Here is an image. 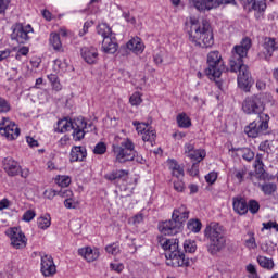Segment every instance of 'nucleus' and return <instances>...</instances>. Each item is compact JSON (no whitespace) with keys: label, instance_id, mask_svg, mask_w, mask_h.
Returning <instances> with one entry per match:
<instances>
[{"label":"nucleus","instance_id":"f257e3e1","mask_svg":"<svg viewBox=\"0 0 278 278\" xmlns=\"http://www.w3.org/2000/svg\"><path fill=\"white\" fill-rule=\"evenodd\" d=\"M251 45V38L244 37L240 45L233 47L229 62L231 73H239L237 84L243 92H251V88H253V76L243 61L249 55Z\"/></svg>","mask_w":278,"mask_h":278},{"label":"nucleus","instance_id":"f03ea898","mask_svg":"<svg viewBox=\"0 0 278 278\" xmlns=\"http://www.w3.org/2000/svg\"><path fill=\"white\" fill-rule=\"evenodd\" d=\"M187 25H190L188 36L192 45L195 47H202V49H207L214 45V35L212 34L210 21H199L195 16H191L189 17Z\"/></svg>","mask_w":278,"mask_h":278},{"label":"nucleus","instance_id":"7ed1b4c3","mask_svg":"<svg viewBox=\"0 0 278 278\" xmlns=\"http://www.w3.org/2000/svg\"><path fill=\"white\" fill-rule=\"evenodd\" d=\"M157 242L164 249L166 260L172 261V266H190V258L179 251V239H166L164 236H159Z\"/></svg>","mask_w":278,"mask_h":278},{"label":"nucleus","instance_id":"20e7f679","mask_svg":"<svg viewBox=\"0 0 278 278\" xmlns=\"http://www.w3.org/2000/svg\"><path fill=\"white\" fill-rule=\"evenodd\" d=\"M190 218V211L186 205H180L174 210L172 219L163 222L159 225V230L164 236H176L181 231V225Z\"/></svg>","mask_w":278,"mask_h":278},{"label":"nucleus","instance_id":"39448f33","mask_svg":"<svg viewBox=\"0 0 278 278\" xmlns=\"http://www.w3.org/2000/svg\"><path fill=\"white\" fill-rule=\"evenodd\" d=\"M112 147L115 160L119 162V164H125V162H134V160H136V155H138L136 144L129 138H121L117 136L115 137Z\"/></svg>","mask_w":278,"mask_h":278},{"label":"nucleus","instance_id":"423d86ee","mask_svg":"<svg viewBox=\"0 0 278 278\" xmlns=\"http://www.w3.org/2000/svg\"><path fill=\"white\" fill-rule=\"evenodd\" d=\"M204 238L208 240V251L212 255H216L219 251L225 249L227 239L225 238V229L218 223H211L204 230Z\"/></svg>","mask_w":278,"mask_h":278},{"label":"nucleus","instance_id":"0eeeda50","mask_svg":"<svg viewBox=\"0 0 278 278\" xmlns=\"http://www.w3.org/2000/svg\"><path fill=\"white\" fill-rule=\"evenodd\" d=\"M207 68L205 70V75L208 79H214L215 85L219 90H223V81L220 79V75L225 71V62H223V56L218 51H211L207 54L206 59Z\"/></svg>","mask_w":278,"mask_h":278},{"label":"nucleus","instance_id":"6e6552de","mask_svg":"<svg viewBox=\"0 0 278 278\" xmlns=\"http://www.w3.org/2000/svg\"><path fill=\"white\" fill-rule=\"evenodd\" d=\"M273 99L270 93H257L245 98L242 104V110L245 114H266L264 108L268 101Z\"/></svg>","mask_w":278,"mask_h":278},{"label":"nucleus","instance_id":"1a4fd4ad","mask_svg":"<svg viewBox=\"0 0 278 278\" xmlns=\"http://www.w3.org/2000/svg\"><path fill=\"white\" fill-rule=\"evenodd\" d=\"M268 121H270L268 114H261L258 121H254L245 126L244 134L249 138H257V136L266 134L268 130Z\"/></svg>","mask_w":278,"mask_h":278},{"label":"nucleus","instance_id":"9d476101","mask_svg":"<svg viewBox=\"0 0 278 278\" xmlns=\"http://www.w3.org/2000/svg\"><path fill=\"white\" fill-rule=\"evenodd\" d=\"M0 136L7 140H16L21 136V128L9 117L0 116Z\"/></svg>","mask_w":278,"mask_h":278},{"label":"nucleus","instance_id":"9b49d317","mask_svg":"<svg viewBox=\"0 0 278 278\" xmlns=\"http://www.w3.org/2000/svg\"><path fill=\"white\" fill-rule=\"evenodd\" d=\"M11 40H15L18 45H25L29 40V34H34L31 25L23 26L21 23L14 24L12 27Z\"/></svg>","mask_w":278,"mask_h":278},{"label":"nucleus","instance_id":"f8f14e48","mask_svg":"<svg viewBox=\"0 0 278 278\" xmlns=\"http://www.w3.org/2000/svg\"><path fill=\"white\" fill-rule=\"evenodd\" d=\"M5 235L10 238L13 249H25L27 247V237L21 228H10L5 231Z\"/></svg>","mask_w":278,"mask_h":278},{"label":"nucleus","instance_id":"ddd939ff","mask_svg":"<svg viewBox=\"0 0 278 278\" xmlns=\"http://www.w3.org/2000/svg\"><path fill=\"white\" fill-rule=\"evenodd\" d=\"M277 49L278 46L275 38L267 37L263 43V51L258 53V58H261V60H270Z\"/></svg>","mask_w":278,"mask_h":278},{"label":"nucleus","instance_id":"4468645a","mask_svg":"<svg viewBox=\"0 0 278 278\" xmlns=\"http://www.w3.org/2000/svg\"><path fill=\"white\" fill-rule=\"evenodd\" d=\"M55 273H58V268L55 267L53 257L51 255L41 256V274L43 277H53Z\"/></svg>","mask_w":278,"mask_h":278},{"label":"nucleus","instance_id":"2eb2a0df","mask_svg":"<svg viewBox=\"0 0 278 278\" xmlns=\"http://www.w3.org/2000/svg\"><path fill=\"white\" fill-rule=\"evenodd\" d=\"M80 55L87 64H97V61L99 60V51L94 47L81 48Z\"/></svg>","mask_w":278,"mask_h":278},{"label":"nucleus","instance_id":"dca6fc26","mask_svg":"<svg viewBox=\"0 0 278 278\" xmlns=\"http://www.w3.org/2000/svg\"><path fill=\"white\" fill-rule=\"evenodd\" d=\"M86 119L84 117L75 118V124L73 129V138L76 141L83 140L84 136H86V127H87Z\"/></svg>","mask_w":278,"mask_h":278},{"label":"nucleus","instance_id":"f3484780","mask_svg":"<svg viewBox=\"0 0 278 278\" xmlns=\"http://www.w3.org/2000/svg\"><path fill=\"white\" fill-rule=\"evenodd\" d=\"M3 166L9 177H16V175H21V165H18V162L14 161L12 157H5Z\"/></svg>","mask_w":278,"mask_h":278},{"label":"nucleus","instance_id":"a211bd4d","mask_svg":"<svg viewBox=\"0 0 278 278\" xmlns=\"http://www.w3.org/2000/svg\"><path fill=\"white\" fill-rule=\"evenodd\" d=\"M232 207L239 216H244V214L249 212V204H247V200H244V198H233Z\"/></svg>","mask_w":278,"mask_h":278},{"label":"nucleus","instance_id":"6ab92c4d","mask_svg":"<svg viewBox=\"0 0 278 278\" xmlns=\"http://www.w3.org/2000/svg\"><path fill=\"white\" fill-rule=\"evenodd\" d=\"M78 254L87 262H94L96 260H99V250L90 247L79 249Z\"/></svg>","mask_w":278,"mask_h":278},{"label":"nucleus","instance_id":"aec40b11","mask_svg":"<svg viewBox=\"0 0 278 278\" xmlns=\"http://www.w3.org/2000/svg\"><path fill=\"white\" fill-rule=\"evenodd\" d=\"M266 8L267 5L265 1L254 0L252 7L250 8V12H254L256 21H262V18H264V12H266Z\"/></svg>","mask_w":278,"mask_h":278},{"label":"nucleus","instance_id":"412c9836","mask_svg":"<svg viewBox=\"0 0 278 278\" xmlns=\"http://www.w3.org/2000/svg\"><path fill=\"white\" fill-rule=\"evenodd\" d=\"M88 153L86 152V148L81 146H75L71 151V162H84Z\"/></svg>","mask_w":278,"mask_h":278},{"label":"nucleus","instance_id":"4be33fe9","mask_svg":"<svg viewBox=\"0 0 278 278\" xmlns=\"http://www.w3.org/2000/svg\"><path fill=\"white\" fill-rule=\"evenodd\" d=\"M129 172L125 169H115L109 174H105L104 179L108 181H118L121 179H127Z\"/></svg>","mask_w":278,"mask_h":278},{"label":"nucleus","instance_id":"5701e85b","mask_svg":"<svg viewBox=\"0 0 278 278\" xmlns=\"http://www.w3.org/2000/svg\"><path fill=\"white\" fill-rule=\"evenodd\" d=\"M75 127V119L68 121V118L60 119L56 124L55 131L59 134H66V131H71Z\"/></svg>","mask_w":278,"mask_h":278},{"label":"nucleus","instance_id":"b1692460","mask_svg":"<svg viewBox=\"0 0 278 278\" xmlns=\"http://www.w3.org/2000/svg\"><path fill=\"white\" fill-rule=\"evenodd\" d=\"M102 50L104 51V53L114 54L116 51H118V43L111 39V37L105 38L102 41Z\"/></svg>","mask_w":278,"mask_h":278},{"label":"nucleus","instance_id":"393cba45","mask_svg":"<svg viewBox=\"0 0 278 278\" xmlns=\"http://www.w3.org/2000/svg\"><path fill=\"white\" fill-rule=\"evenodd\" d=\"M127 49L134 53H142L144 51V43L138 37L132 38L127 42Z\"/></svg>","mask_w":278,"mask_h":278},{"label":"nucleus","instance_id":"a878e982","mask_svg":"<svg viewBox=\"0 0 278 278\" xmlns=\"http://www.w3.org/2000/svg\"><path fill=\"white\" fill-rule=\"evenodd\" d=\"M168 166H169V170H172L173 177H176V179H184V167L177 164V161L169 160Z\"/></svg>","mask_w":278,"mask_h":278},{"label":"nucleus","instance_id":"bb28decb","mask_svg":"<svg viewBox=\"0 0 278 278\" xmlns=\"http://www.w3.org/2000/svg\"><path fill=\"white\" fill-rule=\"evenodd\" d=\"M232 174H233V177L235 179H237V181L239 184H242L244 181V179H247V175H252L251 172H249V167L247 166H241V167H238V168H235L232 170Z\"/></svg>","mask_w":278,"mask_h":278},{"label":"nucleus","instance_id":"cd10ccee","mask_svg":"<svg viewBox=\"0 0 278 278\" xmlns=\"http://www.w3.org/2000/svg\"><path fill=\"white\" fill-rule=\"evenodd\" d=\"M276 149L277 148L275 147L274 140L262 141L258 146V151H263L264 153H267V155H270V153H275Z\"/></svg>","mask_w":278,"mask_h":278},{"label":"nucleus","instance_id":"c85d7f7f","mask_svg":"<svg viewBox=\"0 0 278 278\" xmlns=\"http://www.w3.org/2000/svg\"><path fill=\"white\" fill-rule=\"evenodd\" d=\"M257 263L258 266H261V268H265V270H273V268H275V261L266 256H257Z\"/></svg>","mask_w":278,"mask_h":278},{"label":"nucleus","instance_id":"c756f323","mask_svg":"<svg viewBox=\"0 0 278 278\" xmlns=\"http://www.w3.org/2000/svg\"><path fill=\"white\" fill-rule=\"evenodd\" d=\"M176 121L178 123V127H181L182 129L192 127V121H190V117L186 113L178 114Z\"/></svg>","mask_w":278,"mask_h":278},{"label":"nucleus","instance_id":"7c9ffc66","mask_svg":"<svg viewBox=\"0 0 278 278\" xmlns=\"http://www.w3.org/2000/svg\"><path fill=\"white\" fill-rule=\"evenodd\" d=\"M97 34L105 40V38L112 36V28L108 24L101 23L97 26Z\"/></svg>","mask_w":278,"mask_h":278},{"label":"nucleus","instance_id":"2f4dec72","mask_svg":"<svg viewBox=\"0 0 278 278\" xmlns=\"http://www.w3.org/2000/svg\"><path fill=\"white\" fill-rule=\"evenodd\" d=\"M155 138H157V135L154 129L148 128L144 132H142V140L143 142H148L153 147L155 143Z\"/></svg>","mask_w":278,"mask_h":278},{"label":"nucleus","instance_id":"473e14b6","mask_svg":"<svg viewBox=\"0 0 278 278\" xmlns=\"http://www.w3.org/2000/svg\"><path fill=\"white\" fill-rule=\"evenodd\" d=\"M49 42L51 47H53L54 51H62V40L60 39V34H50Z\"/></svg>","mask_w":278,"mask_h":278},{"label":"nucleus","instance_id":"72a5a7b5","mask_svg":"<svg viewBox=\"0 0 278 278\" xmlns=\"http://www.w3.org/2000/svg\"><path fill=\"white\" fill-rule=\"evenodd\" d=\"M205 150L198 149L194 152L190 153L188 157L192 160V162H195V164H200V162H203V160H205Z\"/></svg>","mask_w":278,"mask_h":278},{"label":"nucleus","instance_id":"f704fd0d","mask_svg":"<svg viewBox=\"0 0 278 278\" xmlns=\"http://www.w3.org/2000/svg\"><path fill=\"white\" fill-rule=\"evenodd\" d=\"M192 2L199 12H205V10H214V5H210L207 0H192Z\"/></svg>","mask_w":278,"mask_h":278},{"label":"nucleus","instance_id":"c9c22d12","mask_svg":"<svg viewBox=\"0 0 278 278\" xmlns=\"http://www.w3.org/2000/svg\"><path fill=\"white\" fill-rule=\"evenodd\" d=\"M260 188L262 192H264V194L266 195H270L274 192H277V184L275 182H265L263 185H260Z\"/></svg>","mask_w":278,"mask_h":278},{"label":"nucleus","instance_id":"e433bc0d","mask_svg":"<svg viewBox=\"0 0 278 278\" xmlns=\"http://www.w3.org/2000/svg\"><path fill=\"white\" fill-rule=\"evenodd\" d=\"M39 229H49L51 227V215H43L37 219Z\"/></svg>","mask_w":278,"mask_h":278},{"label":"nucleus","instance_id":"4c0bfd02","mask_svg":"<svg viewBox=\"0 0 278 278\" xmlns=\"http://www.w3.org/2000/svg\"><path fill=\"white\" fill-rule=\"evenodd\" d=\"M238 151H240L241 157H243L245 162H251L255 159V152H253L250 148H240Z\"/></svg>","mask_w":278,"mask_h":278},{"label":"nucleus","instance_id":"58836bf2","mask_svg":"<svg viewBox=\"0 0 278 278\" xmlns=\"http://www.w3.org/2000/svg\"><path fill=\"white\" fill-rule=\"evenodd\" d=\"M187 227L190 231H193V233H199V231H201V222L199 219H190Z\"/></svg>","mask_w":278,"mask_h":278},{"label":"nucleus","instance_id":"ea45409f","mask_svg":"<svg viewBox=\"0 0 278 278\" xmlns=\"http://www.w3.org/2000/svg\"><path fill=\"white\" fill-rule=\"evenodd\" d=\"M55 184L61 188H68L71 186V177L68 176H56Z\"/></svg>","mask_w":278,"mask_h":278},{"label":"nucleus","instance_id":"a19ab883","mask_svg":"<svg viewBox=\"0 0 278 278\" xmlns=\"http://www.w3.org/2000/svg\"><path fill=\"white\" fill-rule=\"evenodd\" d=\"M184 250L186 253H194L197 251V241L186 240L184 242Z\"/></svg>","mask_w":278,"mask_h":278},{"label":"nucleus","instance_id":"79ce46f5","mask_svg":"<svg viewBox=\"0 0 278 278\" xmlns=\"http://www.w3.org/2000/svg\"><path fill=\"white\" fill-rule=\"evenodd\" d=\"M106 253L110 255H118L121 253V245L118 243H112L105 247Z\"/></svg>","mask_w":278,"mask_h":278},{"label":"nucleus","instance_id":"37998d69","mask_svg":"<svg viewBox=\"0 0 278 278\" xmlns=\"http://www.w3.org/2000/svg\"><path fill=\"white\" fill-rule=\"evenodd\" d=\"M64 205L67 210H77L79 207V202L74 198L65 199Z\"/></svg>","mask_w":278,"mask_h":278},{"label":"nucleus","instance_id":"c03bdc74","mask_svg":"<svg viewBox=\"0 0 278 278\" xmlns=\"http://www.w3.org/2000/svg\"><path fill=\"white\" fill-rule=\"evenodd\" d=\"M12 110V106L10 105V102L5 100L4 98L0 97V114H5Z\"/></svg>","mask_w":278,"mask_h":278},{"label":"nucleus","instance_id":"a18cd8bd","mask_svg":"<svg viewBox=\"0 0 278 278\" xmlns=\"http://www.w3.org/2000/svg\"><path fill=\"white\" fill-rule=\"evenodd\" d=\"M132 125L134 127H136V131H138V134H144L147 129H149V124L147 123H140L138 121H134Z\"/></svg>","mask_w":278,"mask_h":278},{"label":"nucleus","instance_id":"49530a36","mask_svg":"<svg viewBox=\"0 0 278 278\" xmlns=\"http://www.w3.org/2000/svg\"><path fill=\"white\" fill-rule=\"evenodd\" d=\"M248 236L250 238L248 240H245V247L248 249H257V243L255 242V233L248 232Z\"/></svg>","mask_w":278,"mask_h":278},{"label":"nucleus","instance_id":"de8ad7c7","mask_svg":"<svg viewBox=\"0 0 278 278\" xmlns=\"http://www.w3.org/2000/svg\"><path fill=\"white\" fill-rule=\"evenodd\" d=\"M129 103L130 105H140V103H142V96L140 92L132 93L129 98Z\"/></svg>","mask_w":278,"mask_h":278},{"label":"nucleus","instance_id":"09e8293b","mask_svg":"<svg viewBox=\"0 0 278 278\" xmlns=\"http://www.w3.org/2000/svg\"><path fill=\"white\" fill-rule=\"evenodd\" d=\"M248 210L251 214H257L260 212V202L255 200H250L248 204Z\"/></svg>","mask_w":278,"mask_h":278},{"label":"nucleus","instance_id":"8fccbe9b","mask_svg":"<svg viewBox=\"0 0 278 278\" xmlns=\"http://www.w3.org/2000/svg\"><path fill=\"white\" fill-rule=\"evenodd\" d=\"M105 151H108V147L105 146L104 142H99L98 144H96V147L93 149V153L96 155H103V153H105Z\"/></svg>","mask_w":278,"mask_h":278},{"label":"nucleus","instance_id":"3c124183","mask_svg":"<svg viewBox=\"0 0 278 278\" xmlns=\"http://www.w3.org/2000/svg\"><path fill=\"white\" fill-rule=\"evenodd\" d=\"M174 189L176 192H184L186 190V185L184 184V180L181 178H177L174 180Z\"/></svg>","mask_w":278,"mask_h":278},{"label":"nucleus","instance_id":"603ef678","mask_svg":"<svg viewBox=\"0 0 278 278\" xmlns=\"http://www.w3.org/2000/svg\"><path fill=\"white\" fill-rule=\"evenodd\" d=\"M34 218H36V212L28 210L24 213L22 220H25V223H30V220H34Z\"/></svg>","mask_w":278,"mask_h":278},{"label":"nucleus","instance_id":"864d4df0","mask_svg":"<svg viewBox=\"0 0 278 278\" xmlns=\"http://www.w3.org/2000/svg\"><path fill=\"white\" fill-rule=\"evenodd\" d=\"M264 154H256V164L255 167L258 168L260 173L264 172Z\"/></svg>","mask_w":278,"mask_h":278},{"label":"nucleus","instance_id":"5fc2aeb1","mask_svg":"<svg viewBox=\"0 0 278 278\" xmlns=\"http://www.w3.org/2000/svg\"><path fill=\"white\" fill-rule=\"evenodd\" d=\"M216 179H218V174L216 172H211L205 176L206 184H216Z\"/></svg>","mask_w":278,"mask_h":278},{"label":"nucleus","instance_id":"6e6d98bb","mask_svg":"<svg viewBox=\"0 0 278 278\" xmlns=\"http://www.w3.org/2000/svg\"><path fill=\"white\" fill-rule=\"evenodd\" d=\"M58 197H62V199H72L73 192L68 189H61L58 191Z\"/></svg>","mask_w":278,"mask_h":278},{"label":"nucleus","instance_id":"4d7b16f0","mask_svg":"<svg viewBox=\"0 0 278 278\" xmlns=\"http://www.w3.org/2000/svg\"><path fill=\"white\" fill-rule=\"evenodd\" d=\"M245 12H251V8L255 0H239Z\"/></svg>","mask_w":278,"mask_h":278},{"label":"nucleus","instance_id":"13d9d810","mask_svg":"<svg viewBox=\"0 0 278 278\" xmlns=\"http://www.w3.org/2000/svg\"><path fill=\"white\" fill-rule=\"evenodd\" d=\"M110 268L115 273H123V270L125 269V266L122 263H111Z\"/></svg>","mask_w":278,"mask_h":278},{"label":"nucleus","instance_id":"bf43d9fd","mask_svg":"<svg viewBox=\"0 0 278 278\" xmlns=\"http://www.w3.org/2000/svg\"><path fill=\"white\" fill-rule=\"evenodd\" d=\"M29 53V48L28 47H22L18 49L15 59L21 60V55H27Z\"/></svg>","mask_w":278,"mask_h":278},{"label":"nucleus","instance_id":"052dcab7","mask_svg":"<svg viewBox=\"0 0 278 278\" xmlns=\"http://www.w3.org/2000/svg\"><path fill=\"white\" fill-rule=\"evenodd\" d=\"M71 144V137L68 135H65L59 140V147H68Z\"/></svg>","mask_w":278,"mask_h":278},{"label":"nucleus","instance_id":"680f3d73","mask_svg":"<svg viewBox=\"0 0 278 278\" xmlns=\"http://www.w3.org/2000/svg\"><path fill=\"white\" fill-rule=\"evenodd\" d=\"M12 205V202L7 198L0 200V212L3 210H8Z\"/></svg>","mask_w":278,"mask_h":278},{"label":"nucleus","instance_id":"e2e57ef3","mask_svg":"<svg viewBox=\"0 0 278 278\" xmlns=\"http://www.w3.org/2000/svg\"><path fill=\"white\" fill-rule=\"evenodd\" d=\"M123 17L125 18V21H127V23H130L131 25H136V17L131 16V13L124 12Z\"/></svg>","mask_w":278,"mask_h":278},{"label":"nucleus","instance_id":"0e129e2a","mask_svg":"<svg viewBox=\"0 0 278 278\" xmlns=\"http://www.w3.org/2000/svg\"><path fill=\"white\" fill-rule=\"evenodd\" d=\"M189 174L191 177H197L199 175V163H193L191 168L189 169Z\"/></svg>","mask_w":278,"mask_h":278},{"label":"nucleus","instance_id":"69168bd1","mask_svg":"<svg viewBox=\"0 0 278 278\" xmlns=\"http://www.w3.org/2000/svg\"><path fill=\"white\" fill-rule=\"evenodd\" d=\"M10 0H0V14H5Z\"/></svg>","mask_w":278,"mask_h":278},{"label":"nucleus","instance_id":"338daca9","mask_svg":"<svg viewBox=\"0 0 278 278\" xmlns=\"http://www.w3.org/2000/svg\"><path fill=\"white\" fill-rule=\"evenodd\" d=\"M194 144L192 143H186L185 144V153L187 155V157L190 155V153H194Z\"/></svg>","mask_w":278,"mask_h":278},{"label":"nucleus","instance_id":"774afa93","mask_svg":"<svg viewBox=\"0 0 278 278\" xmlns=\"http://www.w3.org/2000/svg\"><path fill=\"white\" fill-rule=\"evenodd\" d=\"M45 195L47 197V199H53V197H58V191L53 189L46 190Z\"/></svg>","mask_w":278,"mask_h":278}]
</instances>
